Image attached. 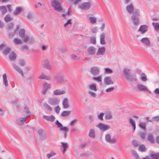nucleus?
<instances>
[{
  "mask_svg": "<svg viewBox=\"0 0 159 159\" xmlns=\"http://www.w3.org/2000/svg\"><path fill=\"white\" fill-rule=\"evenodd\" d=\"M106 51L105 47H102L98 48L96 55L97 56L103 55L104 54Z\"/></svg>",
  "mask_w": 159,
  "mask_h": 159,
  "instance_id": "nucleus-13",
  "label": "nucleus"
},
{
  "mask_svg": "<svg viewBox=\"0 0 159 159\" xmlns=\"http://www.w3.org/2000/svg\"><path fill=\"white\" fill-rule=\"evenodd\" d=\"M61 0H52L51 4L53 8L56 11L60 12L62 10Z\"/></svg>",
  "mask_w": 159,
  "mask_h": 159,
  "instance_id": "nucleus-1",
  "label": "nucleus"
},
{
  "mask_svg": "<svg viewBox=\"0 0 159 159\" xmlns=\"http://www.w3.org/2000/svg\"><path fill=\"white\" fill-rule=\"evenodd\" d=\"M147 139L151 143H154V139L151 134H148Z\"/></svg>",
  "mask_w": 159,
  "mask_h": 159,
  "instance_id": "nucleus-33",
  "label": "nucleus"
},
{
  "mask_svg": "<svg viewBox=\"0 0 159 159\" xmlns=\"http://www.w3.org/2000/svg\"><path fill=\"white\" fill-rule=\"evenodd\" d=\"M139 146V151L142 152L146 151V149L144 145L142 144Z\"/></svg>",
  "mask_w": 159,
  "mask_h": 159,
  "instance_id": "nucleus-46",
  "label": "nucleus"
},
{
  "mask_svg": "<svg viewBox=\"0 0 159 159\" xmlns=\"http://www.w3.org/2000/svg\"><path fill=\"white\" fill-rule=\"evenodd\" d=\"M90 42L93 44H95L96 43V39L95 37H90Z\"/></svg>",
  "mask_w": 159,
  "mask_h": 159,
  "instance_id": "nucleus-57",
  "label": "nucleus"
},
{
  "mask_svg": "<svg viewBox=\"0 0 159 159\" xmlns=\"http://www.w3.org/2000/svg\"><path fill=\"white\" fill-rule=\"evenodd\" d=\"M12 66L15 69L21 74L22 77L24 76V75L22 70L18 66L13 63L12 64Z\"/></svg>",
  "mask_w": 159,
  "mask_h": 159,
  "instance_id": "nucleus-23",
  "label": "nucleus"
},
{
  "mask_svg": "<svg viewBox=\"0 0 159 159\" xmlns=\"http://www.w3.org/2000/svg\"><path fill=\"white\" fill-rule=\"evenodd\" d=\"M132 143L133 145L136 147L139 146L140 144L139 142L135 140H133L132 141Z\"/></svg>",
  "mask_w": 159,
  "mask_h": 159,
  "instance_id": "nucleus-43",
  "label": "nucleus"
},
{
  "mask_svg": "<svg viewBox=\"0 0 159 159\" xmlns=\"http://www.w3.org/2000/svg\"><path fill=\"white\" fill-rule=\"evenodd\" d=\"M114 89V87H112L107 89L106 90V92L107 93H110L113 91Z\"/></svg>",
  "mask_w": 159,
  "mask_h": 159,
  "instance_id": "nucleus-63",
  "label": "nucleus"
},
{
  "mask_svg": "<svg viewBox=\"0 0 159 159\" xmlns=\"http://www.w3.org/2000/svg\"><path fill=\"white\" fill-rule=\"evenodd\" d=\"M56 155V153L53 152H52L49 154L47 155V157L48 159L52 157L53 156H55Z\"/></svg>",
  "mask_w": 159,
  "mask_h": 159,
  "instance_id": "nucleus-62",
  "label": "nucleus"
},
{
  "mask_svg": "<svg viewBox=\"0 0 159 159\" xmlns=\"http://www.w3.org/2000/svg\"><path fill=\"white\" fill-rule=\"evenodd\" d=\"M104 72L106 74H110L112 73L113 71L111 69L106 68H104Z\"/></svg>",
  "mask_w": 159,
  "mask_h": 159,
  "instance_id": "nucleus-55",
  "label": "nucleus"
},
{
  "mask_svg": "<svg viewBox=\"0 0 159 159\" xmlns=\"http://www.w3.org/2000/svg\"><path fill=\"white\" fill-rule=\"evenodd\" d=\"M13 42L16 45L21 44L22 42L21 40L19 39L15 38L13 40Z\"/></svg>",
  "mask_w": 159,
  "mask_h": 159,
  "instance_id": "nucleus-48",
  "label": "nucleus"
},
{
  "mask_svg": "<svg viewBox=\"0 0 159 159\" xmlns=\"http://www.w3.org/2000/svg\"><path fill=\"white\" fill-rule=\"evenodd\" d=\"M39 139L42 140H44L46 139V134L45 130L43 129H40L38 131Z\"/></svg>",
  "mask_w": 159,
  "mask_h": 159,
  "instance_id": "nucleus-8",
  "label": "nucleus"
},
{
  "mask_svg": "<svg viewBox=\"0 0 159 159\" xmlns=\"http://www.w3.org/2000/svg\"><path fill=\"white\" fill-rule=\"evenodd\" d=\"M66 93V91L63 90H61L59 89L54 90L53 92V95H58L63 94Z\"/></svg>",
  "mask_w": 159,
  "mask_h": 159,
  "instance_id": "nucleus-16",
  "label": "nucleus"
},
{
  "mask_svg": "<svg viewBox=\"0 0 159 159\" xmlns=\"http://www.w3.org/2000/svg\"><path fill=\"white\" fill-rule=\"evenodd\" d=\"M55 80L59 84L66 83L67 81V79L64 74H58L54 77Z\"/></svg>",
  "mask_w": 159,
  "mask_h": 159,
  "instance_id": "nucleus-3",
  "label": "nucleus"
},
{
  "mask_svg": "<svg viewBox=\"0 0 159 159\" xmlns=\"http://www.w3.org/2000/svg\"><path fill=\"white\" fill-rule=\"evenodd\" d=\"M154 93L157 95H159V88L156 89L153 91Z\"/></svg>",
  "mask_w": 159,
  "mask_h": 159,
  "instance_id": "nucleus-64",
  "label": "nucleus"
},
{
  "mask_svg": "<svg viewBox=\"0 0 159 159\" xmlns=\"http://www.w3.org/2000/svg\"><path fill=\"white\" fill-rule=\"evenodd\" d=\"M100 71L99 67L97 66H93L90 68V72L94 76H97L99 75Z\"/></svg>",
  "mask_w": 159,
  "mask_h": 159,
  "instance_id": "nucleus-4",
  "label": "nucleus"
},
{
  "mask_svg": "<svg viewBox=\"0 0 159 159\" xmlns=\"http://www.w3.org/2000/svg\"><path fill=\"white\" fill-rule=\"evenodd\" d=\"M104 113L103 112L100 113L98 115V118L101 120H103V116H104Z\"/></svg>",
  "mask_w": 159,
  "mask_h": 159,
  "instance_id": "nucleus-59",
  "label": "nucleus"
},
{
  "mask_svg": "<svg viewBox=\"0 0 159 159\" xmlns=\"http://www.w3.org/2000/svg\"><path fill=\"white\" fill-rule=\"evenodd\" d=\"M43 89L42 93L43 94H45L48 89L50 88L51 85L47 83H45L43 84Z\"/></svg>",
  "mask_w": 159,
  "mask_h": 159,
  "instance_id": "nucleus-14",
  "label": "nucleus"
},
{
  "mask_svg": "<svg viewBox=\"0 0 159 159\" xmlns=\"http://www.w3.org/2000/svg\"><path fill=\"white\" fill-rule=\"evenodd\" d=\"M16 30H8V34L9 37L10 38H12L14 36V34L16 33Z\"/></svg>",
  "mask_w": 159,
  "mask_h": 159,
  "instance_id": "nucleus-39",
  "label": "nucleus"
},
{
  "mask_svg": "<svg viewBox=\"0 0 159 159\" xmlns=\"http://www.w3.org/2000/svg\"><path fill=\"white\" fill-rule=\"evenodd\" d=\"M70 111H64L61 113V115L62 116H65L70 114Z\"/></svg>",
  "mask_w": 159,
  "mask_h": 159,
  "instance_id": "nucleus-58",
  "label": "nucleus"
},
{
  "mask_svg": "<svg viewBox=\"0 0 159 159\" xmlns=\"http://www.w3.org/2000/svg\"><path fill=\"white\" fill-rule=\"evenodd\" d=\"M25 31L24 29H20L19 32V36L22 38H24L25 37Z\"/></svg>",
  "mask_w": 159,
  "mask_h": 159,
  "instance_id": "nucleus-30",
  "label": "nucleus"
},
{
  "mask_svg": "<svg viewBox=\"0 0 159 159\" xmlns=\"http://www.w3.org/2000/svg\"><path fill=\"white\" fill-rule=\"evenodd\" d=\"M104 83L107 85L112 84H113V82L111 78L110 77H106L104 79Z\"/></svg>",
  "mask_w": 159,
  "mask_h": 159,
  "instance_id": "nucleus-18",
  "label": "nucleus"
},
{
  "mask_svg": "<svg viewBox=\"0 0 159 159\" xmlns=\"http://www.w3.org/2000/svg\"><path fill=\"white\" fill-rule=\"evenodd\" d=\"M140 78L141 80L142 81L145 82L147 80V76L144 73H142L141 74Z\"/></svg>",
  "mask_w": 159,
  "mask_h": 159,
  "instance_id": "nucleus-34",
  "label": "nucleus"
},
{
  "mask_svg": "<svg viewBox=\"0 0 159 159\" xmlns=\"http://www.w3.org/2000/svg\"><path fill=\"white\" fill-rule=\"evenodd\" d=\"M139 126L142 129H145L146 124L144 123L141 122L139 124Z\"/></svg>",
  "mask_w": 159,
  "mask_h": 159,
  "instance_id": "nucleus-61",
  "label": "nucleus"
},
{
  "mask_svg": "<svg viewBox=\"0 0 159 159\" xmlns=\"http://www.w3.org/2000/svg\"><path fill=\"white\" fill-rule=\"evenodd\" d=\"M140 15L139 11L136 10L133 13L131 17V19L133 21L134 25L135 26H138L139 23V16Z\"/></svg>",
  "mask_w": 159,
  "mask_h": 159,
  "instance_id": "nucleus-2",
  "label": "nucleus"
},
{
  "mask_svg": "<svg viewBox=\"0 0 159 159\" xmlns=\"http://www.w3.org/2000/svg\"><path fill=\"white\" fill-rule=\"evenodd\" d=\"M11 51V49L10 48H7L3 51V53L5 55L8 54Z\"/></svg>",
  "mask_w": 159,
  "mask_h": 159,
  "instance_id": "nucleus-53",
  "label": "nucleus"
},
{
  "mask_svg": "<svg viewBox=\"0 0 159 159\" xmlns=\"http://www.w3.org/2000/svg\"><path fill=\"white\" fill-rule=\"evenodd\" d=\"M61 143L63 148V153H64L66 151V148L68 147V144L67 143L62 142Z\"/></svg>",
  "mask_w": 159,
  "mask_h": 159,
  "instance_id": "nucleus-50",
  "label": "nucleus"
},
{
  "mask_svg": "<svg viewBox=\"0 0 159 159\" xmlns=\"http://www.w3.org/2000/svg\"><path fill=\"white\" fill-rule=\"evenodd\" d=\"M39 79H45L47 80H50L51 79V77L50 75H46L43 73H42L39 77Z\"/></svg>",
  "mask_w": 159,
  "mask_h": 159,
  "instance_id": "nucleus-24",
  "label": "nucleus"
},
{
  "mask_svg": "<svg viewBox=\"0 0 159 159\" xmlns=\"http://www.w3.org/2000/svg\"><path fill=\"white\" fill-rule=\"evenodd\" d=\"M129 82L136 81L138 80L136 75L135 74H130L126 79Z\"/></svg>",
  "mask_w": 159,
  "mask_h": 159,
  "instance_id": "nucleus-12",
  "label": "nucleus"
},
{
  "mask_svg": "<svg viewBox=\"0 0 159 159\" xmlns=\"http://www.w3.org/2000/svg\"><path fill=\"white\" fill-rule=\"evenodd\" d=\"M70 57L71 58L74 60H77L80 59L79 57L74 54H71Z\"/></svg>",
  "mask_w": 159,
  "mask_h": 159,
  "instance_id": "nucleus-52",
  "label": "nucleus"
},
{
  "mask_svg": "<svg viewBox=\"0 0 159 159\" xmlns=\"http://www.w3.org/2000/svg\"><path fill=\"white\" fill-rule=\"evenodd\" d=\"M0 11L2 15L5 14L7 12V10L6 6H0Z\"/></svg>",
  "mask_w": 159,
  "mask_h": 159,
  "instance_id": "nucleus-28",
  "label": "nucleus"
},
{
  "mask_svg": "<svg viewBox=\"0 0 159 159\" xmlns=\"http://www.w3.org/2000/svg\"><path fill=\"white\" fill-rule=\"evenodd\" d=\"M105 119L107 120H111L113 118V116L111 113L107 112L105 116Z\"/></svg>",
  "mask_w": 159,
  "mask_h": 159,
  "instance_id": "nucleus-29",
  "label": "nucleus"
},
{
  "mask_svg": "<svg viewBox=\"0 0 159 159\" xmlns=\"http://www.w3.org/2000/svg\"><path fill=\"white\" fill-rule=\"evenodd\" d=\"M140 41L147 46H149L150 44V41L149 39L147 37L143 38L141 39Z\"/></svg>",
  "mask_w": 159,
  "mask_h": 159,
  "instance_id": "nucleus-21",
  "label": "nucleus"
},
{
  "mask_svg": "<svg viewBox=\"0 0 159 159\" xmlns=\"http://www.w3.org/2000/svg\"><path fill=\"white\" fill-rule=\"evenodd\" d=\"M152 122H156L159 121V116H157L153 117L152 118Z\"/></svg>",
  "mask_w": 159,
  "mask_h": 159,
  "instance_id": "nucleus-60",
  "label": "nucleus"
},
{
  "mask_svg": "<svg viewBox=\"0 0 159 159\" xmlns=\"http://www.w3.org/2000/svg\"><path fill=\"white\" fill-rule=\"evenodd\" d=\"M152 26H153L154 29L156 31H159V23H152Z\"/></svg>",
  "mask_w": 159,
  "mask_h": 159,
  "instance_id": "nucleus-44",
  "label": "nucleus"
},
{
  "mask_svg": "<svg viewBox=\"0 0 159 159\" xmlns=\"http://www.w3.org/2000/svg\"><path fill=\"white\" fill-rule=\"evenodd\" d=\"M43 106L47 110L50 111H52V108L47 103H44L43 104Z\"/></svg>",
  "mask_w": 159,
  "mask_h": 159,
  "instance_id": "nucleus-56",
  "label": "nucleus"
},
{
  "mask_svg": "<svg viewBox=\"0 0 159 159\" xmlns=\"http://www.w3.org/2000/svg\"><path fill=\"white\" fill-rule=\"evenodd\" d=\"M43 118L46 120L51 122L53 121L55 119V117L52 115H51L50 116L44 115L43 116Z\"/></svg>",
  "mask_w": 159,
  "mask_h": 159,
  "instance_id": "nucleus-25",
  "label": "nucleus"
},
{
  "mask_svg": "<svg viewBox=\"0 0 159 159\" xmlns=\"http://www.w3.org/2000/svg\"><path fill=\"white\" fill-rule=\"evenodd\" d=\"M60 130L63 131L65 132L64 133V138H66L67 135V133L68 131V129L66 127H63V128L60 129Z\"/></svg>",
  "mask_w": 159,
  "mask_h": 159,
  "instance_id": "nucleus-37",
  "label": "nucleus"
},
{
  "mask_svg": "<svg viewBox=\"0 0 159 159\" xmlns=\"http://www.w3.org/2000/svg\"><path fill=\"white\" fill-rule=\"evenodd\" d=\"M22 113L23 114H28L27 116L29 117L30 116V113L29 109L28 106L25 104H24L23 107Z\"/></svg>",
  "mask_w": 159,
  "mask_h": 159,
  "instance_id": "nucleus-11",
  "label": "nucleus"
},
{
  "mask_svg": "<svg viewBox=\"0 0 159 159\" xmlns=\"http://www.w3.org/2000/svg\"><path fill=\"white\" fill-rule=\"evenodd\" d=\"M137 88L140 91L147 92L148 93H151V92L148 89L146 86L140 84H138L137 85Z\"/></svg>",
  "mask_w": 159,
  "mask_h": 159,
  "instance_id": "nucleus-6",
  "label": "nucleus"
},
{
  "mask_svg": "<svg viewBox=\"0 0 159 159\" xmlns=\"http://www.w3.org/2000/svg\"><path fill=\"white\" fill-rule=\"evenodd\" d=\"M96 127L98 128L101 130L105 131L108 130L111 128L109 125H106L102 123H100L96 125Z\"/></svg>",
  "mask_w": 159,
  "mask_h": 159,
  "instance_id": "nucleus-5",
  "label": "nucleus"
},
{
  "mask_svg": "<svg viewBox=\"0 0 159 159\" xmlns=\"http://www.w3.org/2000/svg\"><path fill=\"white\" fill-rule=\"evenodd\" d=\"M13 26L14 24L13 23H10L8 25L7 29L8 30H13Z\"/></svg>",
  "mask_w": 159,
  "mask_h": 159,
  "instance_id": "nucleus-54",
  "label": "nucleus"
},
{
  "mask_svg": "<svg viewBox=\"0 0 159 159\" xmlns=\"http://www.w3.org/2000/svg\"><path fill=\"white\" fill-rule=\"evenodd\" d=\"M92 79L93 80L96 81L99 83H101L102 82V77L101 76L93 77L92 78Z\"/></svg>",
  "mask_w": 159,
  "mask_h": 159,
  "instance_id": "nucleus-32",
  "label": "nucleus"
},
{
  "mask_svg": "<svg viewBox=\"0 0 159 159\" xmlns=\"http://www.w3.org/2000/svg\"><path fill=\"white\" fill-rule=\"evenodd\" d=\"M27 118V116L24 117H20L16 120V123L20 125H22L25 122Z\"/></svg>",
  "mask_w": 159,
  "mask_h": 159,
  "instance_id": "nucleus-15",
  "label": "nucleus"
},
{
  "mask_svg": "<svg viewBox=\"0 0 159 159\" xmlns=\"http://www.w3.org/2000/svg\"><path fill=\"white\" fill-rule=\"evenodd\" d=\"M13 19L11 18L9 14H7L4 18L5 21L6 22H8L12 20Z\"/></svg>",
  "mask_w": 159,
  "mask_h": 159,
  "instance_id": "nucleus-40",
  "label": "nucleus"
},
{
  "mask_svg": "<svg viewBox=\"0 0 159 159\" xmlns=\"http://www.w3.org/2000/svg\"><path fill=\"white\" fill-rule=\"evenodd\" d=\"M59 102L58 100H49L48 103L52 105H56Z\"/></svg>",
  "mask_w": 159,
  "mask_h": 159,
  "instance_id": "nucleus-36",
  "label": "nucleus"
},
{
  "mask_svg": "<svg viewBox=\"0 0 159 159\" xmlns=\"http://www.w3.org/2000/svg\"><path fill=\"white\" fill-rule=\"evenodd\" d=\"M150 157L152 159H158L159 158V153L151 154L150 155Z\"/></svg>",
  "mask_w": 159,
  "mask_h": 159,
  "instance_id": "nucleus-41",
  "label": "nucleus"
},
{
  "mask_svg": "<svg viewBox=\"0 0 159 159\" xmlns=\"http://www.w3.org/2000/svg\"><path fill=\"white\" fill-rule=\"evenodd\" d=\"M148 26L146 25H141L138 30L141 34H145L148 30Z\"/></svg>",
  "mask_w": 159,
  "mask_h": 159,
  "instance_id": "nucleus-10",
  "label": "nucleus"
},
{
  "mask_svg": "<svg viewBox=\"0 0 159 159\" xmlns=\"http://www.w3.org/2000/svg\"><path fill=\"white\" fill-rule=\"evenodd\" d=\"M131 71L130 69L125 68L123 69V73L126 79L131 74Z\"/></svg>",
  "mask_w": 159,
  "mask_h": 159,
  "instance_id": "nucleus-20",
  "label": "nucleus"
},
{
  "mask_svg": "<svg viewBox=\"0 0 159 159\" xmlns=\"http://www.w3.org/2000/svg\"><path fill=\"white\" fill-rule=\"evenodd\" d=\"M3 83L5 86L7 87L8 85V83L7 78V75L6 73L3 74L2 76Z\"/></svg>",
  "mask_w": 159,
  "mask_h": 159,
  "instance_id": "nucleus-31",
  "label": "nucleus"
},
{
  "mask_svg": "<svg viewBox=\"0 0 159 159\" xmlns=\"http://www.w3.org/2000/svg\"><path fill=\"white\" fill-rule=\"evenodd\" d=\"M90 22L92 24H94L96 23V18L94 17H90L89 18Z\"/></svg>",
  "mask_w": 159,
  "mask_h": 159,
  "instance_id": "nucleus-42",
  "label": "nucleus"
},
{
  "mask_svg": "<svg viewBox=\"0 0 159 159\" xmlns=\"http://www.w3.org/2000/svg\"><path fill=\"white\" fill-rule=\"evenodd\" d=\"M126 8L127 11L129 14H132L134 10V7L132 4H130L126 6Z\"/></svg>",
  "mask_w": 159,
  "mask_h": 159,
  "instance_id": "nucleus-27",
  "label": "nucleus"
},
{
  "mask_svg": "<svg viewBox=\"0 0 159 159\" xmlns=\"http://www.w3.org/2000/svg\"><path fill=\"white\" fill-rule=\"evenodd\" d=\"M89 136L92 138H94L95 137V131L94 129H90L89 134Z\"/></svg>",
  "mask_w": 159,
  "mask_h": 159,
  "instance_id": "nucleus-45",
  "label": "nucleus"
},
{
  "mask_svg": "<svg viewBox=\"0 0 159 159\" xmlns=\"http://www.w3.org/2000/svg\"><path fill=\"white\" fill-rule=\"evenodd\" d=\"M89 89L92 90L96 91L97 90L96 85L95 84H92L89 85Z\"/></svg>",
  "mask_w": 159,
  "mask_h": 159,
  "instance_id": "nucleus-49",
  "label": "nucleus"
},
{
  "mask_svg": "<svg viewBox=\"0 0 159 159\" xmlns=\"http://www.w3.org/2000/svg\"><path fill=\"white\" fill-rule=\"evenodd\" d=\"M44 63L43 66L44 67L47 69L51 70L52 69V67L50 65L49 61L48 59H45L44 61Z\"/></svg>",
  "mask_w": 159,
  "mask_h": 159,
  "instance_id": "nucleus-17",
  "label": "nucleus"
},
{
  "mask_svg": "<svg viewBox=\"0 0 159 159\" xmlns=\"http://www.w3.org/2000/svg\"><path fill=\"white\" fill-rule=\"evenodd\" d=\"M105 139L108 143L111 144L115 143L116 142V140L115 138H111V135L109 134H107L105 136Z\"/></svg>",
  "mask_w": 159,
  "mask_h": 159,
  "instance_id": "nucleus-7",
  "label": "nucleus"
},
{
  "mask_svg": "<svg viewBox=\"0 0 159 159\" xmlns=\"http://www.w3.org/2000/svg\"><path fill=\"white\" fill-rule=\"evenodd\" d=\"M16 55L13 52H12L9 54V58L10 60L14 61L16 59Z\"/></svg>",
  "mask_w": 159,
  "mask_h": 159,
  "instance_id": "nucleus-35",
  "label": "nucleus"
},
{
  "mask_svg": "<svg viewBox=\"0 0 159 159\" xmlns=\"http://www.w3.org/2000/svg\"><path fill=\"white\" fill-rule=\"evenodd\" d=\"M105 35L104 33H102L100 35V43L102 45H104L106 44L105 40Z\"/></svg>",
  "mask_w": 159,
  "mask_h": 159,
  "instance_id": "nucleus-26",
  "label": "nucleus"
},
{
  "mask_svg": "<svg viewBox=\"0 0 159 159\" xmlns=\"http://www.w3.org/2000/svg\"><path fill=\"white\" fill-rule=\"evenodd\" d=\"M96 50V48L93 46H90L87 49L88 53L90 55L95 54Z\"/></svg>",
  "mask_w": 159,
  "mask_h": 159,
  "instance_id": "nucleus-19",
  "label": "nucleus"
},
{
  "mask_svg": "<svg viewBox=\"0 0 159 159\" xmlns=\"http://www.w3.org/2000/svg\"><path fill=\"white\" fill-rule=\"evenodd\" d=\"M131 152L132 155L134 157L135 159H139L140 158V157L135 151L132 150H131Z\"/></svg>",
  "mask_w": 159,
  "mask_h": 159,
  "instance_id": "nucleus-38",
  "label": "nucleus"
},
{
  "mask_svg": "<svg viewBox=\"0 0 159 159\" xmlns=\"http://www.w3.org/2000/svg\"><path fill=\"white\" fill-rule=\"evenodd\" d=\"M62 104L64 107L65 108L69 107L68 100H63Z\"/></svg>",
  "mask_w": 159,
  "mask_h": 159,
  "instance_id": "nucleus-51",
  "label": "nucleus"
},
{
  "mask_svg": "<svg viewBox=\"0 0 159 159\" xmlns=\"http://www.w3.org/2000/svg\"><path fill=\"white\" fill-rule=\"evenodd\" d=\"M91 6V3L89 2H84L79 6V7L82 10H87L89 9Z\"/></svg>",
  "mask_w": 159,
  "mask_h": 159,
  "instance_id": "nucleus-9",
  "label": "nucleus"
},
{
  "mask_svg": "<svg viewBox=\"0 0 159 159\" xmlns=\"http://www.w3.org/2000/svg\"><path fill=\"white\" fill-rule=\"evenodd\" d=\"M22 8L21 7H17L13 12V14L15 16L18 15L22 11Z\"/></svg>",
  "mask_w": 159,
  "mask_h": 159,
  "instance_id": "nucleus-22",
  "label": "nucleus"
},
{
  "mask_svg": "<svg viewBox=\"0 0 159 159\" xmlns=\"http://www.w3.org/2000/svg\"><path fill=\"white\" fill-rule=\"evenodd\" d=\"M129 121L130 124L133 127V129L134 131L136 128V125L135 121L131 118H129Z\"/></svg>",
  "mask_w": 159,
  "mask_h": 159,
  "instance_id": "nucleus-47",
  "label": "nucleus"
}]
</instances>
